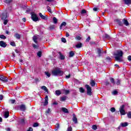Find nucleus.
<instances>
[{
	"label": "nucleus",
	"mask_w": 131,
	"mask_h": 131,
	"mask_svg": "<svg viewBox=\"0 0 131 131\" xmlns=\"http://www.w3.org/2000/svg\"><path fill=\"white\" fill-rule=\"evenodd\" d=\"M114 56H116L115 59L118 62H122V59L121 57L123 56V52L121 50H117V53L114 54Z\"/></svg>",
	"instance_id": "1"
},
{
	"label": "nucleus",
	"mask_w": 131,
	"mask_h": 131,
	"mask_svg": "<svg viewBox=\"0 0 131 131\" xmlns=\"http://www.w3.org/2000/svg\"><path fill=\"white\" fill-rule=\"evenodd\" d=\"M52 74L54 76H62L63 73L60 70V68H56L52 71Z\"/></svg>",
	"instance_id": "2"
},
{
	"label": "nucleus",
	"mask_w": 131,
	"mask_h": 131,
	"mask_svg": "<svg viewBox=\"0 0 131 131\" xmlns=\"http://www.w3.org/2000/svg\"><path fill=\"white\" fill-rule=\"evenodd\" d=\"M119 33L120 36L122 37H125L127 35V32L125 31L123 29H120L119 30Z\"/></svg>",
	"instance_id": "3"
},
{
	"label": "nucleus",
	"mask_w": 131,
	"mask_h": 131,
	"mask_svg": "<svg viewBox=\"0 0 131 131\" xmlns=\"http://www.w3.org/2000/svg\"><path fill=\"white\" fill-rule=\"evenodd\" d=\"M31 18L32 20H33V21H34V22H37V21H38V17H37L36 14L34 13V12H31Z\"/></svg>",
	"instance_id": "4"
},
{
	"label": "nucleus",
	"mask_w": 131,
	"mask_h": 131,
	"mask_svg": "<svg viewBox=\"0 0 131 131\" xmlns=\"http://www.w3.org/2000/svg\"><path fill=\"white\" fill-rule=\"evenodd\" d=\"M85 88H86L87 90V95L88 96H92V88L89 84L85 85Z\"/></svg>",
	"instance_id": "5"
},
{
	"label": "nucleus",
	"mask_w": 131,
	"mask_h": 131,
	"mask_svg": "<svg viewBox=\"0 0 131 131\" xmlns=\"http://www.w3.org/2000/svg\"><path fill=\"white\" fill-rule=\"evenodd\" d=\"M124 105H122L120 107V113L121 114V115H125L126 113H125V111L124 110Z\"/></svg>",
	"instance_id": "6"
},
{
	"label": "nucleus",
	"mask_w": 131,
	"mask_h": 131,
	"mask_svg": "<svg viewBox=\"0 0 131 131\" xmlns=\"http://www.w3.org/2000/svg\"><path fill=\"white\" fill-rule=\"evenodd\" d=\"M8 18V13L4 12L1 15V20H6Z\"/></svg>",
	"instance_id": "7"
},
{
	"label": "nucleus",
	"mask_w": 131,
	"mask_h": 131,
	"mask_svg": "<svg viewBox=\"0 0 131 131\" xmlns=\"http://www.w3.org/2000/svg\"><path fill=\"white\" fill-rule=\"evenodd\" d=\"M103 49L97 48V54L98 55L97 56V57H98L99 58L102 57V53H103Z\"/></svg>",
	"instance_id": "8"
},
{
	"label": "nucleus",
	"mask_w": 131,
	"mask_h": 131,
	"mask_svg": "<svg viewBox=\"0 0 131 131\" xmlns=\"http://www.w3.org/2000/svg\"><path fill=\"white\" fill-rule=\"evenodd\" d=\"M0 80L3 82H8V77L4 75H0Z\"/></svg>",
	"instance_id": "9"
},
{
	"label": "nucleus",
	"mask_w": 131,
	"mask_h": 131,
	"mask_svg": "<svg viewBox=\"0 0 131 131\" xmlns=\"http://www.w3.org/2000/svg\"><path fill=\"white\" fill-rule=\"evenodd\" d=\"M115 21L119 26H123V23H122V20L121 21V19L117 18L115 19Z\"/></svg>",
	"instance_id": "10"
},
{
	"label": "nucleus",
	"mask_w": 131,
	"mask_h": 131,
	"mask_svg": "<svg viewBox=\"0 0 131 131\" xmlns=\"http://www.w3.org/2000/svg\"><path fill=\"white\" fill-rule=\"evenodd\" d=\"M72 120L73 122L75 123V124H76V123H78L77 118L76 117V116L75 115V114H73Z\"/></svg>",
	"instance_id": "11"
},
{
	"label": "nucleus",
	"mask_w": 131,
	"mask_h": 131,
	"mask_svg": "<svg viewBox=\"0 0 131 131\" xmlns=\"http://www.w3.org/2000/svg\"><path fill=\"white\" fill-rule=\"evenodd\" d=\"M39 16L43 20H48V16L47 15H42L41 13H39Z\"/></svg>",
	"instance_id": "12"
},
{
	"label": "nucleus",
	"mask_w": 131,
	"mask_h": 131,
	"mask_svg": "<svg viewBox=\"0 0 131 131\" xmlns=\"http://www.w3.org/2000/svg\"><path fill=\"white\" fill-rule=\"evenodd\" d=\"M7 46V43H6L5 41L3 40L0 41V47H1L2 48H6Z\"/></svg>",
	"instance_id": "13"
},
{
	"label": "nucleus",
	"mask_w": 131,
	"mask_h": 131,
	"mask_svg": "<svg viewBox=\"0 0 131 131\" xmlns=\"http://www.w3.org/2000/svg\"><path fill=\"white\" fill-rule=\"evenodd\" d=\"M46 99L45 102H43V106H47L49 104V97L48 95H46L45 97Z\"/></svg>",
	"instance_id": "14"
},
{
	"label": "nucleus",
	"mask_w": 131,
	"mask_h": 131,
	"mask_svg": "<svg viewBox=\"0 0 131 131\" xmlns=\"http://www.w3.org/2000/svg\"><path fill=\"white\" fill-rule=\"evenodd\" d=\"M124 25H125V26H128L129 25V23H128V21H127V19L123 18L122 20Z\"/></svg>",
	"instance_id": "15"
},
{
	"label": "nucleus",
	"mask_w": 131,
	"mask_h": 131,
	"mask_svg": "<svg viewBox=\"0 0 131 131\" xmlns=\"http://www.w3.org/2000/svg\"><path fill=\"white\" fill-rule=\"evenodd\" d=\"M19 109L21 111H25L26 110V106H25V104L20 105Z\"/></svg>",
	"instance_id": "16"
},
{
	"label": "nucleus",
	"mask_w": 131,
	"mask_h": 131,
	"mask_svg": "<svg viewBox=\"0 0 131 131\" xmlns=\"http://www.w3.org/2000/svg\"><path fill=\"white\" fill-rule=\"evenodd\" d=\"M58 54H59V59L60 60H65V56L60 52H58Z\"/></svg>",
	"instance_id": "17"
},
{
	"label": "nucleus",
	"mask_w": 131,
	"mask_h": 131,
	"mask_svg": "<svg viewBox=\"0 0 131 131\" xmlns=\"http://www.w3.org/2000/svg\"><path fill=\"white\" fill-rule=\"evenodd\" d=\"M61 110L62 111V112H64V113H67V114L69 113V111H68V109L66 108V107H62L61 108Z\"/></svg>",
	"instance_id": "18"
},
{
	"label": "nucleus",
	"mask_w": 131,
	"mask_h": 131,
	"mask_svg": "<svg viewBox=\"0 0 131 131\" xmlns=\"http://www.w3.org/2000/svg\"><path fill=\"white\" fill-rule=\"evenodd\" d=\"M10 116V112L9 111L5 112L4 113V118H8Z\"/></svg>",
	"instance_id": "19"
},
{
	"label": "nucleus",
	"mask_w": 131,
	"mask_h": 131,
	"mask_svg": "<svg viewBox=\"0 0 131 131\" xmlns=\"http://www.w3.org/2000/svg\"><path fill=\"white\" fill-rule=\"evenodd\" d=\"M14 37H15L16 39H20V38H21V35L19 33H15L14 34Z\"/></svg>",
	"instance_id": "20"
},
{
	"label": "nucleus",
	"mask_w": 131,
	"mask_h": 131,
	"mask_svg": "<svg viewBox=\"0 0 131 131\" xmlns=\"http://www.w3.org/2000/svg\"><path fill=\"white\" fill-rule=\"evenodd\" d=\"M90 84L91 86L94 87L96 85V82H95V80H91Z\"/></svg>",
	"instance_id": "21"
},
{
	"label": "nucleus",
	"mask_w": 131,
	"mask_h": 131,
	"mask_svg": "<svg viewBox=\"0 0 131 131\" xmlns=\"http://www.w3.org/2000/svg\"><path fill=\"white\" fill-rule=\"evenodd\" d=\"M41 90H43L45 91L46 93H49V90H48V88H47V86H42L41 87Z\"/></svg>",
	"instance_id": "22"
},
{
	"label": "nucleus",
	"mask_w": 131,
	"mask_h": 131,
	"mask_svg": "<svg viewBox=\"0 0 131 131\" xmlns=\"http://www.w3.org/2000/svg\"><path fill=\"white\" fill-rule=\"evenodd\" d=\"M76 48L77 49H80V48H82V43L81 42H80L78 44H77L76 46H75Z\"/></svg>",
	"instance_id": "23"
},
{
	"label": "nucleus",
	"mask_w": 131,
	"mask_h": 131,
	"mask_svg": "<svg viewBox=\"0 0 131 131\" xmlns=\"http://www.w3.org/2000/svg\"><path fill=\"white\" fill-rule=\"evenodd\" d=\"M121 125L122 127H125L128 125V123L127 122H124V123H121Z\"/></svg>",
	"instance_id": "24"
},
{
	"label": "nucleus",
	"mask_w": 131,
	"mask_h": 131,
	"mask_svg": "<svg viewBox=\"0 0 131 131\" xmlns=\"http://www.w3.org/2000/svg\"><path fill=\"white\" fill-rule=\"evenodd\" d=\"M66 25H67L66 22L63 21L59 27L60 29H62V28H63V26H65Z\"/></svg>",
	"instance_id": "25"
},
{
	"label": "nucleus",
	"mask_w": 131,
	"mask_h": 131,
	"mask_svg": "<svg viewBox=\"0 0 131 131\" xmlns=\"http://www.w3.org/2000/svg\"><path fill=\"white\" fill-rule=\"evenodd\" d=\"M125 3V5H130L131 0H123Z\"/></svg>",
	"instance_id": "26"
},
{
	"label": "nucleus",
	"mask_w": 131,
	"mask_h": 131,
	"mask_svg": "<svg viewBox=\"0 0 131 131\" xmlns=\"http://www.w3.org/2000/svg\"><path fill=\"white\" fill-rule=\"evenodd\" d=\"M110 80L111 82V83H112L113 84H115V80H114V78H112V77H110Z\"/></svg>",
	"instance_id": "27"
},
{
	"label": "nucleus",
	"mask_w": 131,
	"mask_h": 131,
	"mask_svg": "<svg viewBox=\"0 0 131 131\" xmlns=\"http://www.w3.org/2000/svg\"><path fill=\"white\" fill-rule=\"evenodd\" d=\"M53 22L54 24H57L58 23V19L56 17H54L53 18Z\"/></svg>",
	"instance_id": "28"
},
{
	"label": "nucleus",
	"mask_w": 131,
	"mask_h": 131,
	"mask_svg": "<svg viewBox=\"0 0 131 131\" xmlns=\"http://www.w3.org/2000/svg\"><path fill=\"white\" fill-rule=\"evenodd\" d=\"M33 40L35 42V43H37V36H34L33 37Z\"/></svg>",
	"instance_id": "29"
},
{
	"label": "nucleus",
	"mask_w": 131,
	"mask_h": 131,
	"mask_svg": "<svg viewBox=\"0 0 131 131\" xmlns=\"http://www.w3.org/2000/svg\"><path fill=\"white\" fill-rule=\"evenodd\" d=\"M67 97L66 96H63L60 98V101L61 102H64V101H66V99Z\"/></svg>",
	"instance_id": "30"
},
{
	"label": "nucleus",
	"mask_w": 131,
	"mask_h": 131,
	"mask_svg": "<svg viewBox=\"0 0 131 131\" xmlns=\"http://www.w3.org/2000/svg\"><path fill=\"white\" fill-rule=\"evenodd\" d=\"M79 92L80 93H83L85 92V90L83 88L81 87L79 88Z\"/></svg>",
	"instance_id": "31"
},
{
	"label": "nucleus",
	"mask_w": 131,
	"mask_h": 131,
	"mask_svg": "<svg viewBox=\"0 0 131 131\" xmlns=\"http://www.w3.org/2000/svg\"><path fill=\"white\" fill-rule=\"evenodd\" d=\"M58 128H60V124L59 123H57L56 125V128L55 129V131H57Z\"/></svg>",
	"instance_id": "32"
},
{
	"label": "nucleus",
	"mask_w": 131,
	"mask_h": 131,
	"mask_svg": "<svg viewBox=\"0 0 131 131\" xmlns=\"http://www.w3.org/2000/svg\"><path fill=\"white\" fill-rule=\"evenodd\" d=\"M75 55V53L73 51H70L69 53V57H73Z\"/></svg>",
	"instance_id": "33"
},
{
	"label": "nucleus",
	"mask_w": 131,
	"mask_h": 131,
	"mask_svg": "<svg viewBox=\"0 0 131 131\" xmlns=\"http://www.w3.org/2000/svg\"><path fill=\"white\" fill-rule=\"evenodd\" d=\"M42 55V52L41 51H38L37 53V55L38 56V57H39V58H40Z\"/></svg>",
	"instance_id": "34"
},
{
	"label": "nucleus",
	"mask_w": 131,
	"mask_h": 131,
	"mask_svg": "<svg viewBox=\"0 0 131 131\" xmlns=\"http://www.w3.org/2000/svg\"><path fill=\"white\" fill-rule=\"evenodd\" d=\"M31 11V8L30 7H29L26 10V13L27 14H30V12Z\"/></svg>",
	"instance_id": "35"
},
{
	"label": "nucleus",
	"mask_w": 131,
	"mask_h": 131,
	"mask_svg": "<svg viewBox=\"0 0 131 131\" xmlns=\"http://www.w3.org/2000/svg\"><path fill=\"white\" fill-rule=\"evenodd\" d=\"M55 94H56V95H57V96H60V95H61V93L60 90H56L55 91Z\"/></svg>",
	"instance_id": "36"
},
{
	"label": "nucleus",
	"mask_w": 131,
	"mask_h": 131,
	"mask_svg": "<svg viewBox=\"0 0 131 131\" xmlns=\"http://www.w3.org/2000/svg\"><path fill=\"white\" fill-rule=\"evenodd\" d=\"M55 28V25H50L49 26V29L50 30H53Z\"/></svg>",
	"instance_id": "37"
},
{
	"label": "nucleus",
	"mask_w": 131,
	"mask_h": 131,
	"mask_svg": "<svg viewBox=\"0 0 131 131\" xmlns=\"http://www.w3.org/2000/svg\"><path fill=\"white\" fill-rule=\"evenodd\" d=\"M116 81H117V82L116 83V84H117V85H120V82H121V80H120V79H116Z\"/></svg>",
	"instance_id": "38"
},
{
	"label": "nucleus",
	"mask_w": 131,
	"mask_h": 131,
	"mask_svg": "<svg viewBox=\"0 0 131 131\" xmlns=\"http://www.w3.org/2000/svg\"><path fill=\"white\" fill-rule=\"evenodd\" d=\"M41 80V79L40 78H35V82H39Z\"/></svg>",
	"instance_id": "39"
},
{
	"label": "nucleus",
	"mask_w": 131,
	"mask_h": 131,
	"mask_svg": "<svg viewBox=\"0 0 131 131\" xmlns=\"http://www.w3.org/2000/svg\"><path fill=\"white\" fill-rule=\"evenodd\" d=\"M105 60L106 62H111V58L110 57L108 56L105 58Z\"/></svg>",
	"instance_id": "40"
},
{
	"label": "nucleus",
	"mask_w": 131,
	"mask_h": 131,
	"mask_svg": "<svg viewBox=\"0 0 131 131\" xmlns=\"http://www.w3.org/2000/svg\"><path fill=\"white\" fill-rule=\"evenodd\" d=\"M0 38L2 39H6L7 38V37L5 36L4 35H0Z\"/></svg>",
	"instance_id": "41"
},
{
	"label": "nucleus",
	"mask_w": 131,
	"mask_h": 131,
	"mask_svg": "<svg viewBox=\"0 0 131 131\" xmlns=\"http://www.w3.org/2000/svg\"><path fill=\"white\" fill-rule=\"evenodd\" d=\"M45 73L48 77H51V74L49 72H45Z\"/></svg>",
	"instance_id": "42"
},
{
	"label": "nucleus",
	"mask_w": 131,
	"mask_h": 131,
	"mask_svg": "<svg viewBox=\"0 0 131 131\" xmlns=\"http://www.w3.org/2000/svg\"><path fill=\"white\" fill-rule=\"evenodd\" d=\"M38 125H39V124L38 123H37V122L34 123L33 124V127H37V126H38Z\"/></svg>",
	"instance_id": "43"
},
{
	"label": "nucleus",
	"mask_w": 131,
	"mask_h": 131,
	"mask_svg": "<svg viewBox=\"0 0 131 131\" xmlns=\"http://www.w3.org/2000/svg\"><path fill=\"white\" fill-rule=\"evenodd\" d=\"M105 38L110 39V35H108V34H105Z\"/></svg>",
	"instance_id": "44"
},
{
	"label": "nucleus",
	"mask_w": 131,
	"mask_h": 131,
	"mask_svg": "<svg viewBox=\"0 0 131 131\" xmlns=\"http://www.w3.org/2000/svg\"><path fill=\"white\" fill-rule=\"evenodd\" d=\"M20 123H21V124H25V119H20Z\"/></svg>",
	"instance_id": "45"
},
{
	"label": "nucleus",
	"mask_w": 131,
	"mask_h": 131,
	"mask_svg": "<svg viewBox=\"0 0 131 131\" xmlns=\"http://www.w3.org/2000/svg\"><path fill=\"white\" fill-rule=\"evenodd\" d=\"M61 41L62 42H64V43L67 42V41L66 40V38L64 37L61 38Z\"/></svg>",
	"instance_id": "46"
},
{
	"label": "nucleus",
	"mask_w": 131,
	"mask_h": 131,
	"mask_svg": "<svg viewBox=\"0 0 131 131\" xmlns=\"http://www.w3.org/2000/svg\"><path fill=\"white\" fill-rule=\"evenodd\" d=\"M4 21V25H7V24H8V22L9 21V20L8 19H5V20H3Z\"/></svg>",
	"instance_id": "47"
},
{
	"label": "nucleus",
	"mask_w": 131,
	"mask_h": 131,
	"mask_svg": "<svg viewBox=\"0 0 131 131\" xmlns=\"http://www.w3.org/2000/svg\"><path fill=\"white\" fill-rule=\"evenodd\" d=\"M92 128L94 130H96V129H97V128H98V127L97 126V125H93L92 126Z\"/></svg>",
	"instance_id": "48"
},
{
	"label": "nucleus",
	"mask_w": 131,
	"mask_h": 131,
	"mask_svg": "<svg viewBox=\"0 0 131 131\" xmlns=\"http://www.w3.org/2000/svg\"><path fill=\"white\" fill-rule=\"evenodd\" d=\"M47 10L48 12H49V13H52V9H51L50 6L47 7Z\"/></svg>",
	"instance_id": "49"
},
{
	"label": "nucleus",
	"mask_w": 131,
	"mask_h": 131,
	"mask_svg": "<svg viewBox=\"0 0 131 131\" xmlns=\"http://www.w3.org/2000/svg\"><path fill=\"white\" fill-rule=\"evenodd\" d=\"M10 45H11L12 47H16V43H15L14 41L10 42Z\"/></svg>",
	"instance_id": "50"
},
{
	"label": "nucleus",
	"mask_w": 131,
	"mask_h": 131,
	"mask_svg": "<svg viewBox=\"0 0 131 131\" xmlns=\"http://www.w3.org/2000/svg\"><path fill=\"white\" fill-rule=\"evenodd\" d=\"M75 39H77V40H80L81 39V37L79 36H76Z\"/></svg>",
	"instance_id": "51"
},
{
	"label": "nucleus",
	"mask_w": 131,
	"mask_h": 131,
	"mask_svg": "<svg viewBox=\"0 0 131 131\" xmlns=\"http://www.w3.org/2000/svg\"><path fill=\"white\" fill-rule=\"evenodd\" d=\"M90 40H91V37L89 36L85 40L86 42H89Z\"/></svg>",
	"instance_id": "52"
},
{
	"label": "nucleus",
	"mask_w": 131,
	"mask_h": 131,
	"mask_svg": "<svg viewBox=\"0 0 131 131\" xmlns=\"http://www.w3.org/2000/svg\"><path fill=\"white\" fill-rule=\"evenodd\" d=\"M128 118L131 119V112H129L127 114Z\"/></svg>",
	"instance_id": "53"
},
{
	"label": "nucleus",
	"mask_w": 131,
	"mask_h": 131,
	"mask_svg": "<svg viewBox=\"0 0 131 131\" xmlns=\"http://www.w3.org/2000/svg\"><path fill=\"white\" fill-rule=\"evenodd\" d=\"M85 13H86V10H85V9H83L81 10V14H85Z\"/></svg>",
	"instance_id": "54"
},
{
	"label": "nucleus",
	"mask_w": 131,
	"mask_h": 131,
	"mask_svg": "<svg viewBox=\"0 0 131 131\" xmlns=\"http://www.w3.org/2000/svg\"><path fill=\"white\" fill-rule=\"evenodd\" d=\"M67 131H72V127L71 126L68 127Z\"/></svg>",
	"instance_id": "55"
},
{
	"label": "nucleus",
	"mask_w": 131,
	"mask_h": 131,
	"mask_svg": "<svg viewBox=\"0 0 131 131\" xmlns=\"http://www.w3.org/2000/svg\"><path fill=\"white\" fill-rule=\"evenodd\" d=\"M113 95H117L118 94V91L115 90L113 92Z\"/></svg>",
	"instance_id": "56"
},
{
	"label": "nucleus",
	"mask_w": 131,
	"mask_h": 131,
	"mask_svg": "<svg viewBox=\"0 0 131 131\" xmlns=\"http://www.w3.org/2000/svg\"><path fill=\"white\" fill-rule=\"evenodd\" d=\"M33 48H34V49H38V46H37L35 44H33Z\"/></svg>",
	"instance_id": "57"
},
{
	"label": "nucleus",
	"mask_w": 131,
	"mask_h": 131,
	"mask_svg": "<svg viewBox=\"0 0 131 131\" xmlns=\"http://www.w3.org/2000/svg\"><path fill=\"white\" fill-rule=\"evenodd\" d=\"M13 0H6V4H11Z\"/></svg>",
	"instance_id": "58"
},
{
	"label": "nucleus",
	"mask_w": 131,
	"mask_h": 131,
	"mask_svg": "<svg viewBox=\"0 0 131 131\" xmlns=\"http://www.w3.org/2000/svg\"><path fill=\"white\" fill-rule=\"evenodd\" d=\"M50 112H51V109H50V108H49L46 111V114H49V113H50Z\"/></svg>",
	"instance_id": "59"
},
{
	"label": "nucleus",
	"mask_w": 131,
	"mask_h": 131,
	"mask_svg": "<svg viewBox=\"0 0 131 131\" xmlns=\"http://www.w3.org/2000/svg\"><path fill=\"white\" fill-rule=\"evenodd\" d=\"M111 112H115V111H116V110H115V108H114V107H112L111 108Z\"/></svg>",
	"instance_id": "60"
},
{
	"label": "nucleus",
	"mask_w": 131,
	"mask_h": 131,
	"mask_svg": "<svg viewBox=\"0 0 131 131\" xmlns=\"http://www.w3.org/2000/svg\"><path fill=\"white\" fill-rule=\"evenodd\" d=\"M127 60H128L129 61H131V55L128 56V57H127Z\"/></svg>",
	"instance_id": "61"
},
{
	"label": "nucleus",
	"mask_w": 131,
	"mask_h": 131,
	"mask_svg": "<svg viewBox=\"0 0 131 131\" xmlns=\"http://www.w3.org/2000/svg\"><path fill=\"white\" fill-rule=\"evenodd\" d=\"M105 84L106 86L109 85V84H110V83L108 81H106L105 82Z\"/></svg>",
	"instance_id": "62"
},
{
	"label": "nucleus",
	"mask_w": 131,
	"mask_h": 131,
	"mask_svg": "<svg viewBox=\"0 0 131 131\" xmlns=\"http://www.w3.org/2000/svg\"><path fill=\"white\" fill-rule=\"evenodd\" d=\"M27 131H33V128H32V127H30Z\"/></svg>",
	"instance_id": "63"
},
{
	"label": "nucleus",
	"mask_w": 131,
	"mask_h": 131,
	"mask_svg": "<svg viewBox=\"0 0 131 131\" xmlns=\"http://www.w3.org/2000/svg\"><path fill=\"white\" fill-rule=\"evenodd\" d=\"M6 131H11V128H10V127H8V128H6Z\"/></svg>",
	"instance_id": "64"
}]
</instances>
